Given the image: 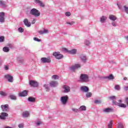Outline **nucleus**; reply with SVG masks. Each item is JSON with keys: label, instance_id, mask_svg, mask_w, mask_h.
Returning <instances> with one entry per match:
<instances>
[{"label": "nucleus", "instance_id": "1", "mask_svg": "<svg viewBox=\"0 0 128 128\" xmlns=\"http://www.w3.org/2000/svg\"><path fill=\"white\" fill-rule=\"evenodd\" d=\"M80 80L82 82H88L90 78L86 74H82L80 76Z\"/></svg>", "mask_w": 128, "mask_h": 128}, {"label": "nucleus", "instance_id": "2", "mask_svg": "<svg viewBox=\"0 0 128 128\" xmlns=\"http://www.w3.org/2000/svg\"><path fill=\"white\" fill-rule=\"evenodd\" d=\"M30 14L34 16L35 18H38L40 16V12L36 8H33L30 10Z\"/></svg>", "mask_w": 128, "mask_h": 128}, {"label": "nucleus", "instance_id": "3", "mask_svg": "<svg viewBox=\"0 0 128 128\" xmlns=\"http://www.w3.org/2000/svg\"><path fill=\"white\" fill-rule=\"evenodd\" d=\"M40 62L42 64H50L52 62V60L50 58L43 57L41 58Z\"/></svg>", "mask_w": 128, "mask_h": 128}, {"label": "nucleus", "instance_id": "4", "mask_svg": "<svg viewBox=\"0 0 128 128\" xmlns=\"http://www.w3.org/2000/svg\"><path fill=\"white\" fill-rule=\"evenodd\" d=\"M52 54L56 60H62L64 58V55L60 54V52H54Z\"/></svg>", "mask_w": 128, "mask_h": 128}, {"label": "nucleus", "instance_id": "5", "mask_svg": "<svg viewBox=\"0 0 128 128\" xmlns=\"http://www.w3.org/2000/svg\"><path fill=\"white\" fill-rule=\"evenodd\" d=\"M0 108L2 112H7L8 110V108H10V106L8 104H6L4 105H1Z\"/></svg>", "mask_w": 128, "mask_h": 128}, {"label": "nucleus", "instance_id": "6", "mask_svg": "<svg viewBox=\"0 0 128 128\" xmlns=\"http://www.w3.org/2000/svg\"><path fill=\"white\" fill-rule=\"evenodd\" d=\"M68 96H62L60 98V102H62V104H66V102H68Z\"/></svg>", "mask_w": 128, "mask_h": 128}, {"label": "nucleus", "instance_id": "7", "mask_svg": "<svg viewBox=\"0 0 128 128\" xmlns=\"http://www.w3.org/2000/svg\"><path fill=\"white\" fill-rule=\"evenodd\" d=\"M63 88V92L64 94H68V92H70V87L68 85H64L62 86Z\"/></svg>", "mask_w": 128, "mask_h": 128}, {"label": "nucleus", "instance_id": "8", "mask_svg": "<svg viewBox=\"0 0 128 128\" xmlns=\"http://www.w3.org/2000/svg\"><path fill=\"white\" fill-rule=\"evenodd\" d=\"M8 116V114L6 112H2L0 115V120H4L6 119V118Z\"/></svg>", "mask_w": 128, "mask_h": 128}, {"label": "nucleus", "instance_id": "9", "mask_svg": "<svg viewBox=\"0 0 128 128\" xmlns=\"http://www.w3.org/2000/svg\"><path fill=\"white\" fill-rule=\"evenodd\" d=\"M4 78H6V80H8L9 82H14V78L10 74H7L5 75Z\"/></svg>", "mask_w": 128, "mask_h": 128}, {"label": "nucleus", "instance_id": "10", "mask_svg": "<svg viewBox=\"0 0 128 128\" xmlns=\"http://www.w3.org/2000/svg\"><path fill=\"white\" fill-rule=\"evenodd\" d=\"M64 52H68V54H76V49H72V50H68L66 48L64 49Z\"/></svg>", "mask_w": 128, "mask_h": 128}, {"label": "nucleus", "instance_id": "11", "mask_svg": "<svg viewBox=\"0 0 128 128\" xmlns=\"http://www.w3.org/2000/svg\"><path fill=\"white\" fill-rule=\"evenodd\" d=\"M82 66L80 65V64H75L74 65L72 66L70 68V70H78V68H80V67Z\"/></svg>", "mask_w": 128, "mask_h": 128}, {"label": "nucleus", "instance_id": "12", "mask_svg": "<svg viewBox=\"0 0 128 128\" xmlns=\"http://www.w3.org/2000/svg\"><path fill=\"white\" fill-rule=\"evenodd\" d=\"M80 58L82 62H86V61L88 60V58H86V56L84 54H82L80 56Z\"/></svg>", "mask_w": 128, "mask_h": 128}, {"label": "nucleus", "instance_id": "13", "mask_svg": "<svg viewBox=\"0 0 128 128\" xmlns=\"http://www.w3.org/2000/svg\"><path fill=\"white\" fill-rule=\"evenodd\" d=\"M102 112H105L106 114H108L110 112H114V109L112 108H106L102 110Z\"/></svg>", "mask_w": 128, "mask_h": 128}, {"label": "nucleus", "instance_id": "14", "mask_svg": "<svg viewBox=\"0 0 128 128\" xmlns=\"http://www.w3.org/2000/svg\"><path fill=\"white\" fill-rule=\"evenodd\" d=\"M113 104H116V106H120V108H126V105L124 104H120L114 101H113Z\"/></svg>", "mask_w": 128, "mask_h": 128}, {"label": "nucleus", "instance_id": "15", "mask_svg": "<svg viewBox=\"0 0 128 128\" xmlns=\"http://www.w3.org/2000/svg\"><path fill=\"white\" fill-rule=\"evenodd\" d=\"M5 14L4 12H0V22H4L5 18H4Z\"/></svg>", "mask_w": 128, "mask_h": 128}, {"label": "nucleus", "instance_id": "16", "mask_svg": "<svg viewBox=\"0 0 128 128\" xmlns=\"http://www.w3.org/2000/svg\"><path fill=\"white\" fill-rule=\"evenodd\" d=\"M50 84L51 88H56L57 86H58V82L56 81H51Z\"/></svg>", "mask_w": 128, "mask_h": 128}, {"label": "nucleus", "instance_id": "17", "mask_svg": "<svg viewBox=\"0 0 128 128\" xmlns=\"http://www.w3.org/2000/svg\"><path fill=\"white\" fill-rule=\"evenodd\" d=\"M80 88V90H82V92H88V90H90L88 89V87L86 86H82Z\"/></svg>", "mask_w": 128, "mask_h": 128}, {"label": "nucleus", "instance_id": "18", "mask_svg": "<svg viewBox=\"0 0 128 128\" xmlns=\"http://www.w3.org/2000/svg\"><path fill=\"white\" fill-rule=\"evenodd\" d=\"M23 22L28 28H30V26H32L30 22H28V18L24 19L23 21Z\"/></svg>", "mask_w": 128, "mask_h": 128}, {"label": "nucleus", "instance_id": "19", "mask_svg": "<svg viewBox=\"0 0 128 128\" xmlns=\"http://www.w3.org/2000/svg\"><path fill=\"white\" fill-rule=\"evenodd\" d=\"M36 4H38L40 6L44 8V3L40 1V0H35Z\"/></svg>", "mask_w": 128, "mask_h": 128}, {"label": "nucleus", "instance_id": "20", "mask_svg": "<svg viewBox=\"0 0 128 128\" xmlns=\"http://www.w3.org/2000/svg\"><path fill=\"white\" fill-rule=\"evenodd\" d=\"M40 34H48L50 32L47 29H44V30H40L38 31Z\"/></svg>", "mask_w": 128, "mask_h": 128}, {"label": "nucleus", "instance_id": "21", "mask_svg": "<svg viewBox=\"0 0 128 128\" xmlns=\"http://www.w3.org/2000/svg\"><path fill=\"white\" fill-rule=\"evenodd\" d=\"M108 18L110 20H112V22H114L115 20H116V19L118 18L116 16L114 15L110 14Z\"/></svg>", "mask_w": 128, "mask_h": 128}, {"label": "nucleus", "instance_id": "22", "mask_svg": "<svg viewBox=\"0 0 128 128\" xmlns=\"http://www.w3.org/2000/svg\"><path fill=\"white\" fill-rule=\"evenodd\" d=\"M30 86H34V87H36L38 86V83L34 80L30 81Z\"/></svg>", "mask_w": 128, "mask_h": 128}, {"label": "nucleus", "instance_id": "23", "mask_svg": "<svg viewBox=\"0 0 128 128\" xmlns=\"http://www.w3.org/2000/svg\"><path fill=\"white\" fill-rule=\"evenodd\" d=\"M20 96H28V91L26 90H24L19 93Z\"/></svg>", "mask_w": 128, "mask_h": 128}, {"label": "nucleus", "instance_id": "24", "mask_svg": "<svg viewBox=\"0 0 128 128\" xmlns=\"http://www.w3.org/2000/svg\"><path fill=\"white\" fill-rule=\"evenodd\" d=\"M23 118H28L30 116V112L28 111L24 112L22 114Z\"/></svg>", "mask_w": 128, "mask_h": 128}, {"label": "nucleus", "instance_id": "25", "mask_svg": "<svg viewBox=\"0 0 128 128\" xmlns=\"http://www.w3.org/2000/svg\"><path fill=\"white\" fill-rule=\"evenodd\" d=\"M106 20V16H102L100 18V22L102 24H104V22Z\"/></svg>", "mask_w": 128, "mask_h": 128}, {"label": "nucleus", "instance_id": "26", "mask_svg": "<svg viewBox=\"0 0 128 128\" xmlns=\"http://www.w3.org/2000/svg\"><path fill=\"white\" fill-rule=\"evenodd\" d=\"M84 110H86V107L84 106H82L79 108V112H83Z\"/></svg>", "mask_w": 128, "mask_h": 128}, {"label": "nucleus", "instance_id": "27", "mask_svg": "<svg viewBox=\"0 0 128 128\" xmlns=\"http://www.w3.org/2000/svg\"><path fill=\"white\" fill-rule=\"evenodd\" d=\"M17 60L20 64H24V59L22 58H18Z\"/></svg>", "mask_w": 128, "mask_h": 128}, {"label": "nucleus", "instance_id": "28", "mask_svg": "<svg viewBox=\"0 0 128 128\" xmlns=\"http://www.w3.org/2000/svg\"><path fill=\"white\" fill-rule=\"evenodd\" d=\"M2 50L4 52H10V48H8V46H4Z\"/></svg>", "mask_w": 128, "mask_h": 128}, {"label": "nucleus", "instance_id": "29", "mask_svg": "<svg viewBox=\"0 0 128 128\" xmlns=\"http://www.w3.org/2000/svg\"><path fill=\"white\" fill-rule=\"evenodd\" d=\"M28 102H36V98L34 97H29L28 98Z\"/></svg>", "mask_w": 128, "mask_h": 128}, {"label": "nucleus", "instance_id": "30", "mask_svg": "<svg viewBox=\"0 0 128 128\" xmlns=\"http://www.w3.org/2000/svg\"><path fill=\"white\" fill-rule=\"evenodd\" d=\"M0 6H2V8H6V2L4 1L0 0Z\"/></svg>", "mask_w": 128, "mask_h": 128}, {"label": "nucleus", "instance_id": "31", "mask_svg": "<svg viewBox=\"0 0 128 128\" xmlns=\"http://www.w3.org/2000/svg\"><path fill=\"white\" fill-rule=\"evenodd\" d=\"M105 78H107V80H114V76H112V74H110L108 76L105 77Z\"/></svg>", "mask_w": 128, "mask_h": 128}, {"label": "nucleus", "instance_id": "32", "mask_svg": "<svg viewBox=\"0 0 128 128\" xmlns=\"http://www.w3.org/2000/svg\"><path fill=\"white\" fill-rule=\"evenodd\" d=\"M52 80H58V78H60V76H58V75H53L52 76Z\"/></svg>", "mask_w": 128, "mask_h": 128}, {"label": "nucleus", "instance_id": "33", "mask_svg": "<svg viewBox=\"0 0 128 128\" xmlns=\"http://www.w3.org/2000/svg\"><path fill=\"white\" fill-rule=\"evenodd\" d=\"M44 88L46 89V92H50V87L48 86V84H44Z\"/></svg>", "mask_w": 128, "mask_h": 128}, {"label": "nucleus", "instance_id": "34", "mask_svg": "<svg viewBox=\"0 0 128 128\" xmlns=\"http://www.w3.org/2000/svg\"><path fill=\"white\" fill-rule=\"evenodd\" d=\"M113 122H112V120H110V122L108 124V128H112V124H113Z\"/></svg>", "mask_w": 128, "mask_h": 128}, {"label": "nucleus", "instance_id": "35", "mask_svg": "<svg viewBox=\"0 0 128 128\" xmlns=\"http://www.w3.org/2000/svg\"><path fill=\"white\" fill-rule=\"evenodd\" d=\"M92 92H87L86 94V98H92Z\"/></svg>", "mask_w": 128, "mask_h": 128}, {"label": "nucleus", "instance_id": "36", "mask_svg": "<svg viewBox=\"0 0 128 128\" xmlns=\"http://www.w3.org/2000/svg\"><path fill=\"white\" fill-rule=\"evenodd\" d=\"M10 98L11 100H16V96L14 94L10 95Z\"/></svg>", "mask_w": 128, "mask_h": 128}, {"label": "nucleus", "instance_id": "37", "mask_svg": "<svg viewBox=\"0 0 128 128\" xmlns=\"http://www.w3.org/2000/svg\"><path fill=\"white\" fill-rule=\"evenodd\" d=\"M109 100H112L113 102H115L114 100H116V96H110L108 97Z\"/></svg>", "mask_w": 128, "mask_h": 128}, {"label": "nucleus", "instance_id": "38", "mask_svg": "<svg viewBox=\"0 0 128 128\" xmlns=\"http://www.w3.org/2000/svg\"><path fill=\"white\" fill-rule=\"evenodd\" d=\"M124 10L125 12L128 14V7L126 6H124Z\"/></svg>", "mask_w": 128, "mask_h": 128}, {"label": "nucleus", "instance_id": "39", "mask_svg": "<svg viewBox=\"0 0 128 128\" xmlns=\"http://www.w3.org/2000/svg\"><path fill=\"white\" fill-rule=\"evenodd\" d=\"M4 42V36H0V42Z\"/></svg>", "mask_w": 128, "mask_h": 128}, {"label": "nucleus", "instance_id": "40", "mask_svg": "<svg viewBox=\"0 0 128 128\" xmlns=\"http://www.w3.org/2000/svg\"><path fill=\"white\" fill-rule=\"evenodd\" d=\"M72 112H80V109H78L76 108H72Z\"/></svg>", "mask_w": 128, "mask_h": 128}, {"label": "nucleus", "instance_id": "41", "mask_svg": "<svg viewBox=\"0 0 128 128\" xmlns=\"http://www.w3.org/2000/svg\"><path fill=\"white\" fill-rule=\"evenodd\" d=\"M114 88L116 90H120V85H116Z\"/></svg>", "mask_w": 128, "mask_h": 128}, {"label": "nucleus", "instance_id": "42", "mask_svg": "<svg viewBox=\"0 0 128 128\" xmlns=\"http://www.w3.org/2000/svg\"><path fill=\"white\" fill-rule=\"evenodd\" d=\"M84 44L86 46H90V42L88 40H86Z\"/></svg>", "mask_w": 128, "mask_h": 128}, {"label": "nucleus", "instance_id": "43", "mask_svg": "<svg viewBox=\"0 0 128 128\" xmlns=\"http://www.w3.org/2000/svg\"><path fill=\"white\" fill-rule=\"evenodd\" d=\"M0 94L1 96H6V92H4L2 91L0 92Z\"/></svg>", "mask_w": 128, "mask_h": 128}, {"label": "nucleus", "instance_id": "44", "mask_svg": "<svg viewBox=\"0 0 128 128\" xmlns=\"http://www.w3.org/2000/svg\"><path fill=\"white\" fill-rule=\"evenodd\" d=\"M112 26H114V28H116V26H118L116 24V22H115L114 21L112 22Z\"/></svg>", "mask_w": 128, "mask_h": 128}, {"label": "nucleus", "instance_id": "45", "mask_svg": "<svg viewBox=\"0 0 128 128\" xmlns=\"http://www.w3.org/2000/svg\"><path fill=\"white\" fill-rule=\"evenodd\" d=\"M67 24H70V26H72V24H74V22L72 21L70 22H66Z\"/></svg>", "mask_w": 128, "mask_h": 128}, {"label": "nucleus", "instance_id": "46", "mask_svg": "<svg viewBox=\"0 0 128 128\" xmlns=\"http://www.w3.org/2000/svg\"><path fill=\"white\" fill-rule=\"evenodd\" d=\"M18 30L19 32H24V28H22L21 27H20L18 28Z\"/></svg>", "mask_w": 128, "mask_h": 128}, {"label": "nucleus", "instance_id": "47", "mask_svg": "<svg viewBox=\"0 0 128 128\" xmlns=\"http://www.w3.org/2000/svg\"><path fill=\"white\" fill-rule=\"evenodd\" d=\"M65 15L66 16H70V12H65Z\"/></svg>", "mask_w": 128, "mask_h": 128}, {"label": "nucleus", "instance_id": "48", "mask_svg": "<svg viewBox=\"0 0 128 128\" xmlns=\"http://www.w3.org/2000/svg\"><path fill=\"white\" fill-rule=\"evenodd\" d=\"M101 102H100V100H94V104H100Z\"/></svg>", "mask_w": 128, "mask_h": 128}, {"label": "nucleus", "instance_id": "49", "mask_svg": "<svg viewBox=\"0 0 128 128\" xmlns=\"http://www.w3.org/2000/svg\"><path fill=\"white\" fill-rule=\"evenodd\" d=\"M34 40H35L36 42H40V40L38 38H34Z\"/></svg>", "mask_w": 128, "mask_h": 128}, {"label": "nucleus", "instance_id": "50", "mask_svg": "<svg viewBox=\"0 0 128 128\" xmlns=\"http://www.w3.org/2000/svg\"><path fill=\"white\" fill-rule=\"evenodd\" d=\"M18 128H24V124H18Z\"/></svg>", "mask_w": 128, "mask_h": 128}, {"label": "nucleus", "instance_id": "51", "mask_svg": "<svg viewBox=\"0 0 128 128\" xmlns=\"http://www.w3.org/2000/svg\"><path fill=\"white\" fill-rule=\"evenodd\" d=\"M117 6H118L119 10H122V5H120V4H117Z\"/></svg>", "mask_w": 128, "mask_h": 128}, {"label": "nucleus", "instance_id": "52", "mask_svg": "<svg viewBox=\"0 0 128 128\" xmlns=\"http://www.w3.org/2000/svg\"><path fill=\"white\" fill-rule=\"evenodd\" d=\"M32 24H36V19H34L32 22Z\"/></svg>", "mask_w": 128, "mask_h": 128}, {"label": "nucleus", "instance_id": "53", "mask_svg": "<svg viewBox=\"0 0 128 128\" xmlns=\"http://www.w3.org/2000/svg\"><path fill=\"white\" fill-rule=\"evenodd\" d=\"M4 69L5 70H8V66H5Z\"/></svg>", "mask_w": 128, "mask_h": 128}, {"label": "nucleus", "instance_id": "54", "mask_svg": "<svg viewBox=\"0 0 128 128\" xmlns=\"http://www.w3.org/2000/svg\"><path fill=\"white\" fill-rule=\"evenodd\" d=\"M42 124V122H38L36 123V126H40Z\"/></svg>", "mask_w": 128, "mask_h": 128}, {"label": "nucleus", "instance_id": "55", "mask_svg": "<svg viewBox=\"0 0 128 128\" xmlns=\"http://www.w3.org/2000/svg\"><path fill=\"white\" fill-rule=\"evenodd\" d=\"M2 62L0 60V66H2Z\"/></svg>", "mask_w": 128, "mask_h": 128}, {"label": "nucleus", "instance_id": "56", "mask_svg": "<svg viewBox=\"0 0 128 128\" xmlns=\"http://www.w3.org/2000/svg\"><path fill=\"white\" fill-rule=\"evenodd\" d=\"M125 38L127 40V42H128V36H126Z\"/></svg>", "mask_w": 128, "mask_h": 128}, {"label": "nucleus", "instance_id": "57", "mask_svg": "<svg viewBox=\"0 0 128 128\" xmlns=\"http://www.w3.org/2000/svg\"><path fill=\"white\" fill-rule=\"evenodd\" d=\"M124 80H128V78L126 77H125L124 78Z\"/></svg>", "mask_w": 128, "mask_h": 128}, {"label": "nucleus", "instance_id": "58", "mask_svg": "<svg viewBox=\"0 0 128 128\" xmlns=\"http://www.w3.org/2000/svg\"><path fill=\"white\" fill-rule=\"evenodd\" d=\"M118 102H122V100H118Z\"/></svg>", "mask_w": 128, "mask_h": 128}]
</instances>
